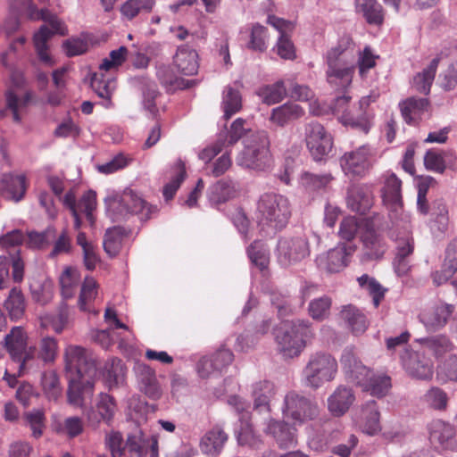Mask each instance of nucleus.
Wrapping results in <instances>:
<instances>
[{
    "label": "nucleus",
    "instance_id": "obj_1",
    "mask_svg": "<svg viewBox=\"0 0 457 457\" xmlns=\"http://www.w3.org/2000/svg\"><path fill=\"white\" fill-rule=\"evenodd\" d=\"M64 360L69 379L67 401L73 407L84 409L94 395L96 358L90 350L71 345L65 348Z\"/></svg>",
    "mask_w": 457,
    "mask_h": 457
},
{
    "label": "nucleus",
    "instance_id": "obj_2",
    "mask_svg": "<svg viewBox=\"0 0 457 457\" xmlns=\"http://www.w3.org/2000/svg\"><path fill=\"white\" fill-rule=\"evenodd\" d=\"M326 80L335 91L347 90L352 85L356 69L353 44L350 37H342L336 46L325 54Z\"/></svg>",
    "mask_w": 457,
    "mask_h": 457
},
{
    "label": "nucleus",
    "instance_id": "obj_3",
    "mask_svg": "<svg viewBox=\"0 0 457 457\" xmlns=\"http://www.w3.org/2000/svg\"><path fill=\"white\" fill-rule=\"evenodd\" d=\"M105 445L112 457H123L127 454L129 457L158 456L157 438L140 428L128 434L126 441L121 433L112 431L105 436Z\"/></svg>",
    "mask_w": 457,
    "mask_h": 457
},
{
    "label": "nucleus",
    "instance_id": "obj_4",
    "mask_svg": "<svg viewBox=\"0 0 457 457\" xmlns=\"http://www.w3.org/2000/svg\"><path fill=\"white\" fill-rule=\"evenodd\" d=\"M291 204L287 197L276 193H265L257 202L256 219L262 229L277 232L287 225L291 217Z\"/></svg>",
    "mask_w": 457,
    "mask_h": 457
},
{
    "label": "nucleus",
    "instance_id": "obj_5",
    "mask_svg": "<svg viewBox=\"0 0 457 457\" xmlns=\"http://www.w3.org/2000/svg\"><path fill=\"white\" fill-rule=\"evenodd\" d=\"M314 337L308 320H295L278 329L275 340L278 351L284 358L297 357L306 346V340Z\"/></svg>",
    "mask_w": 457,
    "mask_h": 457
},
{
    "label": "nucleus",
    "instance_id": "obj_6",
    "mask_svg": "<svg viewBox=\"0 0 457 457\" xmlns=\"http://www.w3.org/2000/svg\"><path fill=\"white\" fill-rule=\"evenodd\" d=\"M337 369V361L331 353L324 351L312 353L302 370V382L306 387L318 389L335 379Z\"/></svg>",
    "mask_w": 457,
    "mask_h": 457
},
{
    "label": "nucleus",
    "instance_id": "obj_7",
    "mask_svg": "<svg viewBox=\"0 0 457 457\" xmlns=\"http://www.w3.org/2000/svg\"><path fill=\"white\" fill-rule=\"evenodd\" d=\"M237 164L255 170H265L271 166L269 135L265 130L256 131L245 140L244 150L237 157Z\"/></svg>",
    "mask_w": 457,
    "mask_h": 457
},
{
    "label": "nucleus",
    "instance_id": "obj_8",
    "mask_svg": "<svg viewBox=\"0 0 457 457\" xmlns=\"http://www.w3.org/2000/svg\"><path fill=\"white\" fill-rule=\"evenodd\" d=\"M106 212L113 221L126 220L129 215H139L140 220H147L152 208L133 190L127 188L120 195H111L104 199Z\"/></svg>",
    "mask_w": 457,
    "mask_h": 457
},
{
    "label": "nucleus",
    "instance_id": "obj_9",
    "mask_svg": "<svg viewBox=\"0 0 457 457\" xmlns=\"http://www.w3.org/2000/svg\"><path fill=\"white\" fill-rule=\"evenodd\" d=\"M40 19L47 22L50 28L47 25H42L39 28L33 37L34 46L40 62L46 66L51 67L54 64V61L48 51L47 42L54 34L66 35L67 29L63 22L48 10L40 11Z\"/></svg>",
    "mask_w": 457,
    "mask_h": 457
},
{
    "label": "nucleus",
    "instance_id": "obj_10",
    "mask_svg": "<svg viewBox=\"0 0 457 457\" xmlns=\"http://www.w3.org/2000/svg\"><path fill=\"white\" fill-rule=\"evenodd\" d=\"M28 337L21 327H14L4 337V348L8 352L12 360L18 364V373L33 366L31 363L37 353V347L27 348Z\"/></svg>",
    "mask_w": 457,
    "mask_h": 457
},
{
    "label": "nucleus",
    "instance_id": "obj_11",
    "mask_svg": "<svg viewBox=\"0 0 457 457\" xmlns=\"http://www.w3.org/2000/svg\"><path fill=\"white\" fill-rule=\"evenodd\" d=\"M282 412L285 417L302 424L319 416L320 409L316 402L295 391L284 397Z\"/></svg>",
    "mask_w": 457,
    "mask_h": 457
},
{
    "label": "nucleus",
    "instance_id": "obj_12",
    "mask_svg": "<svg viewBox=\"0 0 457 457\" xmlns=\"http://www.w3.org/2000/svg\"><path fill=\"white\" fill-rule=\"evenodd\" d=\"M373 156L371 146L363 145L345 152L339 159L340 167L349 178H363L373 166Z\"/></svg>",
    "mask_w": 457,
    "mask_h": 457
},
{
    "label": "nucleus",
    "instance_id": "obj_13",
    "mask_svg": "<svg viewBox=\"0 0 457 457\" xmlns=\"http://www.w3.org/2000/svg\"><path fill=\"white\" fill-rule=\"evenodd\" d=\"M228 403L235 408L239 415V428L235 431L238 444L252 449H260L263 442L260 436H257L253 431V425L250 422L251 415L246 410L247 403L237 395H232L228 399Z\"/></svg>",
    "mask_w": 457,
    "mask_h": 457
},
{
    "label": "nucleus",
    "instance_id": "obj_14",
    "mask_svg": "<svg viewBox=\"0 0 457 457\" xmlns=\"http://www.w3.org/2000/svg\"><path fill=\"white\" fill-rule=\"evenodd\" d=\"M309 254V243L303 237H283L278 241L276 255L282 267L298 263Z\"/></svg>",
    "mask_w": 457,
    "mask_h": 457
},
{
    "label": "nucleus",
    "instance_id": "obj_15",
    "mask_svg": "<svg viewBox=\"0 0 457 457\" xmlns=\"http://www.w3.org/2000/svg\"><path fill=\"white\" fill-rule=\"evenodd\" d=\"M305 141L311 155L317 162L328 156L333 147L331 135L320 123L314 121L305 126Z\"/></svg>",
    "mask_w": 457,
    "mask_h": 457
},
{
    "label": "nucleus",
    "instance_id": "obj_16",
    "mask_svg": "<svg viewBox=\"0 0 457 457\" xmlns=\"http://www.w3.org/2000/svg\"><path fill=\"white\" fill-rule=\"evenodd\" d=\"M355 249V245L352 244H339L327 253L317 256L316 264L319 269L328 273L339 272L348 265Z\"/></svg>",
    "mask_w": 457,
    "mask_h": 457
},
{
    "label": "nucleus",
    "instance_id": "obj_17",
    "mask_svg": "<svg viewBox=\"0 0 457 457\" xmlns=\"http://www.w3.org/2000/svg\"><path fill=\"white\" fill-rule=\"evenodd\" d=\"M402 181L395 174L391 173L385 181L382 190V200L389 212L390 219L393 222L398 220L407 221V217H403V204L401 193Z\"/></svg>",
    "mask_w": 457,
    "mask_h": 457
},
{
    "label": "nucleus",
    "instance_id": "obj_18",
    "mask_svg": "<svg viewBox=\"0 0 457 457\" xmlns=\"http://www.w3.org/2000/svg\"><path fill=\"white\" fill-rule=\"evenodd\" d=\"M379 94L372 91L370 95L362 96L358 102V107L354 109L355 114H345L341 118V123L345 126H351L367 134L371 126L373 112L369 109L371 103L376 102Z\"/></svg>",
    "mask_w": 457,
    "mask_h": 457
},
{
    "label": "nucleus",
    "instance_id": "obj_19",
    "mask_svg": "<svg viewBox=\"0 0 457 457\" xmlns=\"http://www.w3.org/2000/svg\"><path fill=\"white\" fill-rule=\"evenodd\" d=\"M379 94L372 91L370 95L362 96L358 102V107L354 109L355 114H345L341 118V123L345 126H351L367 134L371 126L373 112L369 109L371 103L376 102Z\"/></svg>",
    "mask_w": 457,
    "mask_h": 457
},
{
    "label": "nucleus",
    "instance_id": "obj_20",
    "mask_svg": "<svg viewBox=\"0 0 457 457\" xmlns=\"http://www.w3.org/2000/svg\"><path fill=\"white\" fill-rule=\"evenodd\" d=\"M403 366L407 373L418 379H429L433 375V364L424 352L406 350L402 355Z\"/></svg>",
    "mask_w": 457,
    "mask_h": 457
},
{
    "label": "nucleus",
    "instance_id": "obj_21",
    "mask_svg": "<svg viewBox=\"0 0 457 457\" xmlns=\"http://www.w3.org/2000/svg\"><path fill=\"white\" fill-rule=\"evenodd\" d=\"M391 237L395 242V256L393 265L398 276L407 274L410 270V257L413 253V238L410 232L404 230L403 233H398L395 236L392 233Z\"/></svg>",
    "mask_w": 457,
    "mask_h": 457
},
{
    "label": "nucleus",
    "instance_id": "obj_22",
    "mask_svg": "<svg viewBox=\"0 0 457 457\" xmlns=\"http://www.w3.org/2000/svg\"><path fill=\"white\" fill-rule=\"evenodd\" d=\"M340 362L349 379L363 387L373 374V371L363 365L356 357L353 348L344 349Z\"/></svg>",
    "mask_w": 457,
    "mask_h": 457
},
{
    "label": "nucleus",
    "instance_id": "obj_23",
    "mask_svg": "<svg viewBox=\"0 0 457 457\" xmlns=\"http://www.w3.org/2000/svg\"><path fill=\"white\" fill-rule=\"evenodd\" d=\"M133 370L139 390L152 400L161 398L162 390L157 380L155 371L141 361H137Z\"/></svg>",
    "mask_w": 457,
    "mask_h": 457
},
{
    "label": "nucleus",
    "instance_id": "obj_24",
    "mask_svg": "<svg viewBox=\"0 0 457 457\" xmlns=\"http://www.w3.org/2000/svg\"><path fill=\"white\" fill-rule=\"evenodd\" d=\"M361 262L362 263L381 260L388 249L384 237L375 230H366L361 236Z\"/></svg>",
    "mask_w": 457,
    "mask_h": 457
},
{
    "label": "nucleus",
    "instance_id": "obj_25",
    "mask_svg": "<svg viewBox=\"0 0 457 457\" xmlns=\"http://www.w3.org/2000/svg\"><path fill=\"white\" fill-rule=\"evenodd\" d=\"M277 394V387L270 380H259L251 386V396L253 403V410L270 415V402Z\"/></svg>",
    "mask_w": 457,
    "mask_h": 457
},
{
    "label": "nucleus",
    "instance_id": "obj_26",
    "mask_svg": "<svg viewBox=\"0 0 457 457\" xmlns=\"http://www.w3.org/2000/svg\"><path fill=\"white\" fill-rule=\"evenodd\" d=\"M346 203L351 211L365 214L373 204L372 186L368 184L353 186L348 189Z\"/></svg>",
    "mask_w": 457,
    "mask_h": 457
},
{
    "label": "nucleus",
    "instance_id": "obj_27",
    "mask_svg": "<svg viewBox=\"0 0 457 457\" xmlns=\"http://www.w3.org/2000/svg\"><path fill=\"white\" fill-rule=\"evenodd\" d=\"M429 440L432 445L442 449H457L454 428L441 420H434L429 425Z\"/></svg>",
    "mask_w": 457,
    "mask_h": 457
},
{
    "label": "nucleus",
    "instance_id": "obj_28",
    "mask_svg": "<svg viewBox=\"0 0 457 457\" xmlns=\"http://www.w3.org/2000/svg\"><path fill=\"white\" fill-rule=\"evenodd\" d=\"M26 177L23 174H4L0 183L1 195L10 201H21L27 191Z\"/></svg>",
    "mask_w": 457,
    "mask_h": 457
},
{
    "label": "nucleus",
    "instance_id": "obj_29",
    "mask_svg": "<svg viewBox=\"0 0 457 457\" xmlns=\"http://www.w3.org/2000/svg\"><path fill=\"white\" fill-rule=\"evenodd\" d=\"M380 413L374 400L367 401L361 405L357 415V422L362 431L370 436H374L381 430Z\"/></svg>",
    "mask_w": 457,
    "mask_h": 457
},
{
    "label": "nucleus",
    "instance_id": "obj_30",
    "mask_svg": "<svg viewBox=\"0 0 457 457\" xmlns=\"http://www.w3.org/2000/svg\"><path fill=\"white\" fill-rule=\"evenodd\" d=\"M453 311V306L447 303H440L420 315V320L428 331H436L446 324Z\"/></svg>",
    "mask_w": 457,
    "mask_h": 457
},
{
    "label": "nucleus",
    "instance_id": "obj_31",
    "mask_svg": "<svg viewBox=\"0 0 457 457\" xmlns=\"http://www.w3.org/2000/svg\"><path fill=\"white\" fill-rule=\"evenodd\" d=\"M264 431L272 436L281 448L291 447L296 443V429L287 422L270 419Z\"/></svg>",
    "mask_w": 457,
    "mask_h": 457
},
{
    "label": "nucleus",
    "instance_id": "obj_32",
    "mask_svg": "<svg viewBox=\"0 0 457 457\" xmlns=\"http://www.w3.org/2000/svg\"><path fill=\"white\" fill-rule=\"evenodd\" d=\"M63 204L71 212H72V210H80L90 225H94L95 217L93 212L96 206V195L94 191H87L84 194L78 204H76L74 194L71 191L67 192L63 197Z\"/></svg>",
    "mask_w": 457,
    "mask_h": 457
},
{
    "label": "nucleus",
    "instance_id": "obj_33",
    "mask_svg": "<svg viewBox=\"0 0 457 457\" xmlns=\"http://www.w3.org/2000/svg\"><path fill=\"white\" fill-rule=\"evenodd\" d=\"M228 438L224 430L220 426H215L202 437L200 449L204 454L216 456L222 451Z\"/></svg>",
    "mask_w": 457,
    "mask_h": 457
},
{
    "label": "nucleus",
    "instance_id": "obj_34",
    "mask_svg": "<svg viewBox=\"0 0 457 457\" xmlns=\"http://www.w3.org/2000/svg\"><path fill=\"white\" fill-rule=\"evenodd\" d=\"M198 54L195 49L189 47L188 45H182L178 47L174 56V62L179 71L186 76H192L197 73Z\"/></svg>",
    "mask_w": 457,
    "mask_h": 457
},
{
    "label": "nucleus",
    "instance_id": "obj_35",
    "mask_svg": "<svg viewBox=\"0 0 457 457\" xmlns=\"http://www.w3.org/2000/svg\"><path fill=\"white\" fill-rule=\"evenodd\" d=\"M340 317L356 336L364 333L369 327L366 315L352 304L343 306Z\"/></svg>",
    "mask_w": 457,
    "mask_h": 457
},
{
    "label": "nucleus",
    "instance_id": "obj_36",
    "mask_svg": "<svg viewBox=\"0 0 457 457\" xmlns=\"http://www.w3.org/2000/svg\"><path fill=\"white\" fill-rule=\"evenodd\" d=\"M303 115V110L299 104L286 103L271 110L270 121L276 126L285 127L289 122L299 119Z\"/></svg>",
    "mask_w": 457,
    "mask_h": 457
},
{
    "label": "nucleus",
    "instance_id": "obj_37",
    "mask_svg": "<svg viewBox=\"0 0 457 457\" xmlns=\"http://www.w3.org/2000/svg\"><path fill=\"white\" fill-rule=\"evenodd\" d=\"M270 300L271 305L277 310L279 318L292 315L299 308L295 299L287 291L271 289L270 291Z\"/></svg>",
    "mask_w": 457,
    "mask_h": 457
},
{
    "label": "nucleus",
    "instance_id": "obj_38",
    "mask_svg": "<svg viewBox=\"0 0 457 457\" xmlns=\"http://www.w3.org/2000/svg\"><path fill=\"white\" fill-rule=\"evenodd\" d=\"M354 401V395L351 388L339 386L328 399L329 411L341 416L348 411Z\"/></svg>",
    "mask_w": 457,
    "mask_h": 457
},
{
    "label": "nucleus",
    "instance_id": "obj_39",
    "mask_svg": "<svg viewBox=\"0 0 457 457\" xmlns=\"http://www.w3.org/2000/svg\"><path fill=\"white\" fill-rule=\"evenodd\" d=\"M237 185L230 179H220L208 189V199L212 205H218L236 195Z\"/></svg>",
    "mask_w": 457,
    "mask_h": 457
},
{
    "label": "nucleus",
    "instance_id": "obj_40",
    "mask_svg": "<svg viewBox=\"0 0 457 457\" xmlns=\"http://www.w3.org/2000/svg\"><path fill=\"white\" fill-rule=\"evenodd\" d=\"M137 80L141 86L143 108L149 112L152 118H155L159 112L155 103V99L160 95L157 85L145 77L137 78Z\"/></svg>",
    "mask_w": 457,
    "mask_h": 457
},
{
    "label": "nucleus",
    "instance_id": "obj_41",
    "mask_svg": "<svg viewBox=\"0 0 457 457\" xmlns=\"http://www.w3.org/2000/svg\"><path fill=\"white\" fill-rule=\"evenodd\" d=\"M427 98L410 97L400 104L401 113L406 123L413 125L418 119L428 110Z\"/></svg>",
    "mask_w": 457,
    "mask_h": 457
},
{
    "label": "nucleus",
    "instance_id": "obj_42",
    "mask_svg": "<svg viewBox=\"0 0 457 457\" xmlns=\"http://www.w3.org/2000/svg\"><path fill=\"white\" fill-rule=\"evenodd\" d=\"M126 368L120 359L112 358L106 361L103 372L104 382L109 389L124 383Z\"/></svg>",
    "mask_w": 457,
    "mask_h": 457
},
{
    "label": "nucleus",
    "instance_id": "obj_43",
    "mask_svg": "<svg viewBox=\"0 0 457 457\" xmlns=\"http://www.w3.org/2000/svg\"><path fill=\"white\" fill-rule=\"evenodd\" d=\"M4 307L12 320L17 321L23 318L26 311V301L21 288L12 287L4 303Z\"/></svg>",
    "mask_w": 457,
    "mask_h": 457
},
{
    "label": "nucleus",
    "instance_id": "obj_44",
    "mask_svg": "<svg viewBox=\"0 0 457 457\" xmlns=\"http://www.w3.org/2000/svg\"><path fill=\"white\" fill-rule=\"evenodd\" d=\"M438 63L439 59L434 58L428 67L414 76L412 79V87L416 91L424 95L429 94L430 87L435 79Z\"/></svg>",
    "mask_w": 457,
    "mask_h": 457
},
{
    "label": "nucleus",
    "instance_id": "obj_45",
    "mask_svg": "<svg viewBox=\"0 0 457 457\" xmlns=\"http://www.w3.org/2000/svg\"><path fill=\"white\" fill-rule=\"evenodd\" d=\"M220 107L224 112L223 117L226 120L230 119L242 109L241 93L230 86L225 87L222 92Z\"/></svg>",
    "mask_w": 457,
    "mask_h": 457
},
{
    "label": "nucleus",
    "instance_id": "obj_46",
    "mask_svg": "<svg viewBox=\"0 0 457 457\" xmlns=\"http://www.w3.org/2000/svg\"><path fill=\"white\" fill-rule=\"evenodd\" d=\"M356 11L361 13L366 21L372 25H380L383 22V9L377 0H361L355 3Z\"/></svg>",
    "mask_w": 457,
    "mask_h": 457
},
{
    "label": "nucleus",
    "instance_id": "obj_47",
    "mask_svg": "<svg viewBox=\"0 0 457 457\" xmlns=\"http://www.w3.org/2000/svg\"><path fill=\"white\" fill-rule=\"evenodd\" d=\"M287 90L283 80H278L271 85H264L258 88L257 96L262 103L271 105L278 104L286 96Z\"/></svg>",
    "mask_w": 457,
    "mask_h": 457
},
{
    "label": "nucleus",
    "instance_id": "obj_48",
    "mask_svg": "<svg viewBox=\"0 0 457 457\" xmlns=\"http://www.w3.org/2000/svg\"><path fill=\"white\" fill-rule=\"evenodd\" d=\"M357 282L361 288L367 291L372 297V302L375 307L380 304L384 299L385 294L387 291L375 278L363 274L357 278Z\"/></svg>",
    "mask_w": 457,
    "mask_h": 457
},
{
    "label": "nucleus",
    "instance_id": "obj_49",
    "mask_svg": "<svg viewBox=\"0 0 457 457\" xmlns=\"http://www.w3.org/2000/svg\"><path fill=\"white\" fill-rule=\"evenodd\" d=\"M112 84L113 82L112 80H105L103 75L99 76L95 73L91 78L90 86L94 92L104 100L102 102V105L104 108H110L112 105L111 100L114 90V86H112Z\"/></svg>",
    "mask_w": 457,
    "mask_h": 457
},
{
    "label": "nucleus",
    "instance_id": "obj_50",
    "mask_svg": "<svg viewBox=\"0 0 457 457\" xmlns=\"http://www.w3.org/2000/svg\"><path fill=\"white\" fill-rule=\"evenodd\" d=\"M247 255L251 262L261 270L267 268L270 261L268 246L262 240H254L247 248Z\"/></svg>",
    "mask_w": 457,
    "mask_h": 457
},
{
    "label": "nucleus",
    "instance_id": "obj_51",
    "mask_svg": "<svg viewBox=\"0 0 457 457\" xmlns=\"http://www.w3.org/2000/svg\"><path fill=\"white\" fill-rule=\"evenodd\" d=\"M423 352H429L436 357H440L452 350V343L444 335H437L420 339Z\"/></svg>",
    "mask_w": 457,
    "mask_h": 457
},
{
    "label": "nucleus",
    "instance_id": "obj_52",
    "mask_svg": "<svg viewBox=\"0 0 457 457\" xmlns=\"http://www.w3.org/2000/svg\"><path fill=\"white\" fill-rule=\"evenodd\" d=\"M391 387V379L384 374H373L362 387L364 391L369 392L371 395L377 397L385 396Z\"/></svg>",
    "mask_w": 457,
    "mask_h": 457
},
{
    "label": "nucleus",
    "instance_id": "obj_53",
    "mask_svg": "<svg viewBox=\"0 0 457 457\" xmlns=\"http://www.w3.org/2000/svg\"><path fill=\"white\" fill-rule=\"evenodd\" d=\"M124 237V229L120 227L108 228L104 234L103 246L105 253L111 256H116L121 247Z\"/></svg>",
    "mask_w": 457,
    "mask_h": 457
},
{
    "label": "nucleus",
    "instance_id": "obj_54",
    "mask_svg": "<svg viewBox=\"0 0 457 457\" xmlns=\"http://www.w3.org/2000/svg\"><path fill=\"white\" fill-rule=\"evenodd\" d=\"M59 280L63 299L73 297L79 282L78 271L73 268L68 267L62 271Z\"/></svg>",
    "mask_w": 457,
    "mask_h": 457
},
{
    "label": "nucleus",
    "instance_id": "obj_55",
    "mask_svg": "<svg viewBox=\"0 0 457 457\" xmlns=\"http://www.w3.org/2000/svg\"><path fill=\"white\" fill-rule=\"evenodd\" d=\"M58 343L54 337L46 336L43 337L39 342L38 349L34 361L39 360L44 363L53 362L57 355Z\"/></svg>",
    "mask_w": 457,
    "mask_h": 457
},
{
    "label": "nucleus",
    "instance_id": "obj_56",
    "mask_svg": "<svg viewBox=\"0 0 457 457\" xmlns=\"http://www.w3.org/2000/svg\"><path fill=\"white\" fill-rule=\"evenodd\" d=\"M332 300L327 295H323L312 300L308 305V313L312 320L322 321L330 315Z\"/></svg>",
    "mask_w": 457,
    "mask_h": 457
},
{
    "label": "nucleus",
    "instance_id": "obj_57",
    "mask_svg": "<svg viewBox=\"0 0 457 457\" xmlns=\"http://www.w3.org/2000/svg\"><path fill=\"white\" fill-rule=\"evenodd\" d=\"M428 214L435 217V224L432 226L433 232L435 233L436 229L440 234H444L448 227V210L444 201L442 199L434 201Z\"/></svg>",
    "mask_w": 457,
    "mask_h": 457
},
{
    "label": "nucleus",
    "instance_id": "obj_58",
    "mask_svg": "<svg viewBox=\"0 0 457 457\" xmlns=\"http://www.w3.org/2000/svg\"><path fill=\"white\" fill-rule=\"evenodd\" d=\"M154 0H127L120 8L121 13L131 20L139 13L149 12L154 5Z\"/></svg>",
    "mask_w": 457,
    "mask_h": 457
},
{
    "label": "nucleus",
    "instance_id": "obj_59",
    "mask_svg": "<svg viewBox=\"0 0 457 457\" xmlns=\"http://www.w3.org/2000/svg\"><path fill=\"white\" fill-rule=\"evenodd\" d=\"M41 384L46 397L51 401H56L62 395V388L57 374L53 371H46L42 374Z\"/></svg>",
    "mask_w": 457,
    "mask_h": 457
},
{
    "label": "nucleus",
    "instance_id": "obj_60",
    "mask_svg": "<svg viewBox=\"0 0 457 457\" xmlns=\"http://www.w3.org/2000/svg\"><path fill=\"white\" fill-rule=\"evenodd\" d=\"M423 400L430 408L444 411L447 406L448 396L443 389L433 386L424 395Z\"/></svg>",
    "mask_w": 457,
    "mask_h": 457
},
{
    "label": "nucleus",
    "instance_id": "obj_61",
    "mask_svg": "<svg viewBox=\"0 0 457 457\" xmlns=\"http://www.w3.org/2000/svg\"><path fill=\"white\" fill-rule=\"evenodd\" d=\"M267 28L259 23H255L252 27L248 47L254 51L263 52L267 49Z\"/></svg>",
    "mask_w": 457,
    "mask_h": 457
},
{
    "label": "nucleus",
    "instance_id": "obj_62",
    "mask_svg": "<svg viewBox=\"0 0 457 457\" xmlns=\"http://www.w3.org/2000/svg\"><path fill=\"white\" fill-rule=\"evenodd\" d=\"M25 422L29 427L32 436L38 438L42 436L45 428V414L41 410H32L24 414Z\"/></svg>",
    "mask_w": 457,
    "mask_h": 457
},
{
    "label": "nucleus",
    "instance_id": "obj_63",
    "mask_svg": "<svg viewBox=\"0 0 457 457\" xmlns=\"http://www.w3.org/2000/svg\"><path fill=\"white\" fill-rule=\"evenodd\" d=\"M54 242L53 249L49 253L50 258H55L61 254L71 253L72 250L71 237L67 228H63L62 232L56 236Z\"/></svg>",
    "mask_w": 457,
    "mask_h": 457
},
{
    "label": "nucleus",
    "instance_id": "obj_64",
    "mask_svg": "<svg viewBox=\"0 0 457 457\" xmlns=\"http://www.w3.org/2000/svg\"><path fill=\"white\" fill-rule=\"evenodd\" d=\"M248 130L250 129L245 127V120L237 118L226 133H220L219 136H222L223 139L227 138L226 145L229 146L236 144Z\"/></svg>",
    "mask_w": 457,
    "mask_h": 457
}]
</instances>
